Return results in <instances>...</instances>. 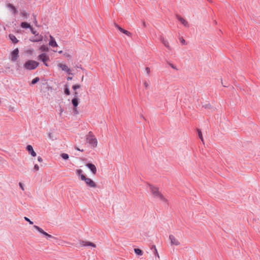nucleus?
Here are the masks:
<instances>
[{
  "instance_id": "f257e3e1",
  "label": "nucleus",
  "mask_w": 260,
  "mask_h": 260,
  "mask_svg": "<svg viewBox=\"0 0 260 260\" xmlns=\"http://www.w3.org/2000/svg\"><path fill=\"white\" fill-rule=\"evenodd\" d=\"M149 189L154 198L159 200L160 201L164 203H168L167 199H166L164 196L159 192L157 187L152 185H150Z\"/></svg>"
},
{
  "instance_id": "f03ea898",
  "label": "nucleus",
  "mask_w": 260,
  "mask_h": 260,
  "mask_svg": "<svg viewBox=\"0 0 260 260\" xmlns=\"http://www.w3.org/2000/svg\"><path fill=\"white\" fill-rule=\"evenodd\" d=\"M39 66V63L33 60H28L23 65L25 69L32 70L36 69Z\"/></svg>"
},
{
  "instance_id": "7ed1b4c3",
  "label": "nucleus",
  "mask_w": 260,
  "mask_h": 260,
  "mask_svg": "<svg viewBox=\"0 0 260 260\" xmlns=\"http://www.w3.org/2000/svg\"><path fill=\"white\" fill-rule=\"evenodd\" d=\"M86 141L93 148L98 145V141L92 132H89L86 136Z\"/></svg>"
},
{
  "instance_id": "20e7f679",
  "label": "nucleus",
  "mask_w": 260,
  "mask_h": 260,
  "mask_svg": "<svg viewBox=\"0 0 260 260\" xmlns=\"http://www.w3.org/2000/svg\"><path fill=\"white\" fill-rule=\"evenodd\" d=\"M82 181H84L86 185L90 188H95L97 186L96 183L91 178L85 176Z\"/></svg>"
},
{
  "instance_id": "39448f33",
  "label": "nucleus",
  "mask_w": 260,
  "mask_h": 260,
  "mask_svg": "<svg viewBox=\"0 0 260 260\" xmlns=\"http://www.w3.org/2000/svg\"><path fill=\"white\" fill-rule=\"evenodd\" d=\"M169 240H170L172 245L179 246L181 245V243L179 240L173 235L169 236Z\"/></svg>"
},
{
  "instance_id": "423d86ee",
  "label": "nucleus",
  "mask_w": 260,
  "mask_h": 260,
  "mask_svg": "<svg viewBox=\"0 0 260 260\" xmlns=\"http://www.w3.org/2000/svg\"><path fill=\"white\" fill-rule=\"evenodd\" d=\"M39 59L42 60L44 64L48 67V64L47 62L49 60V57L46 53H42L39 56Z\"/></svg>"
},
{
  "instance_id": "0eeeda50",
  "label": "nucleus",
  "mask_w": 260,
  "mask_h": 260,
  "mask_svg": "<svg viewBox=\"0 0 260 260\" xmlns=\"http://www.w3.org/2000/svg\"><path fill=\"white\" fill-rule=\"evenodd\" d=\"M33 228L36 230H37L41 234H43L44 236L46 237L47 239L51 238L53 237L51 235L48 234V233L44 231L42 229H41V228L39 227L37 225H34Z\"/></svg>"
},
{
  "instance_id": "6e6552de",
  "label": "nucleus",
  "mask_w": 260,
  "mask_h": 260,
  "mask_svg": "<svg viewBox=\"0 0 260 260\" xmlns=\"http://www.w3.org/2000/svg\"><path fill=\"white\" fill-rule=\"evenodd\" d=\"M33 228L36 230H37L41 234H43L44 236L46 237L47 239L51 238L53 237L51 235L48 234V233L44 231L42 229H41V228L39 227L37 225H34Z\"/></svg>"
},
{
  "instance_id": "1a4fd4ad",
  "label": "nucleus",
  "mask_w": 260,
  "mask_h": 260,
  "mask_svg": "<svg viewBox=\"0 0 260 260\" xmlns=\"http://www.w3.org/2000/svg\"><path fill=\"white\" fill-rule=\"evenodd\" d=\"M72 104L74 106L73 111L75 114H78V111L77 109V107L79 104V99L76 98H74L72 100Z\"/></svg>"
},
{
  "instance_id": "9d476101",
  "label": "nucleus",
  "mask_w": 260,
  "mask_h": 260,
  "mask_svg": "<svg viewBox=\"0 0 260 260\" xmlns=\"http://www.w3.org/2000/svg\"><path fill=\"white\" fill-rule=\"evenodd\" d=\"M85 166L90 169L93 175H95L96 173L97 170L94 165L91 163H87Z\"/></svg>"
},
{
  "instance_id": "9b49d317",
  "label": "nucleus",
  "mask_w": 260,
  "mask_h": 260,
  "mask_svg": "<svg viewBox=\"0 0 260 260\" xmlns=\"http://www.w3.org/2000/svg\"><path fill=\"white\" fill-rule=\"evenodd\" d=\"M19 50L18 48L15 49L11 53V60L13 61H15L18 57Z\"/></svg>"
},
{
  "instance_id": "f8f14e48",
  "label": "nucleus",
  "mask_w": 260,
  "mask_h": 260,
  "mask_svg": "<svg viewBox=\"0 0 260 260\" xmlns=\"http://www.w3.org/2000/svg\"><path fill=\"white\" fill-rule=\"evenodd\" d=\"M57 66L62 71L67 72L68 74H71V70L68 67L67 65L59 63Z\"/></svg>"
},
{
  "instance_id": "ddd939ff",
  "label": "nucleus",
  "mask_w": 260,
  "mask_h": 260,
  "mask_svg": "<svg viewBox=\"0 0 260 260\" xmlns=\"http://www.w3.org/2000/svg\"><path fill=\"white\" fill-rule=\"evenodd\" d=\"M80 244H81V246H92L94 248H95L96 247L95 244H94V243H93L92 242H89V241H81Z\"/></svg>"
},
{
  "instance_id": "4468645a",
  "label": "nucleus",
  "mask_w": 260,
  "mask_h": 260,
  "mask_svg": "<svg viewBox=\"0 0 260 260\" xmlns=\"http://www.w3.org/2000/svg\"><path fill=\"white\" fill-rule=\"evenodd\" d=\"M76 174L78 176L79 178L82 180L86 175L83 173V171L81 169H77L76 170Z\"/></svg>"
},
{
  "instance_id": "2eb2a0df",
  "label": "nucleus",
  "mask_w": 260,
  "mask_h": 260,
  "mask_svg": "<svg viewBox=\"0 0 260 260\" xmlns=\"http://www.w3.org/2000/svg\"><path fill=\"white\" fill-rule=\"evenodd\" d=\"M26 149L28 152L32 156H36L37 155L36 153L34 151L32 146L29 145L26 147Z\"/></svg>"
},
{
  "instance_id": "dca6fc26",
  "label": "nucleus",
  "mask_w": 260,
  "mask_h": 260,
  "mask_svg": "<svg viewBox=\"0 0 260 260\" xmlns=\"http://www.w3.org/2000/svg\"><path fill=\"white\" fill-rule=\"evenodd\" d=\"M50 40L49 41V45L52 47H57L58 46L57 44L53 37L52 36H50Z\"/></svg>"
},
{
  "instance_id": "f3484780",
  "label": "nucleus",
  "mask_w": 260,
  "mask_h": 260,
  "mask_svg": "<svg viewBox=\"0 0 260 260\" xmlns=\"http://www.w3.org/2000/svg\"><path fill=\"white\" fill-rule=\"evenodd\" d=\"M178 20L185 27H188V23L187 21L185 20L184 18L178 16L177 17Z\"/></svg>"
},
{
  "instance_id": "a211bd4d",
  "label": "nucleus",
  "mask_w": 260,
  "mask_h": 260,
  "mask_svg": "<svg viewBox=\"0 0 260 260\" xmlns=\"http://www.w3.org/2000/svg\"><path fill=\"white\" fill-rule=\"evenodd\" d=\"M7 7L9 8L12 11L14 14H16L17 13V10L16 8L11 4L9 3L7 5Z\"/></svg>"
},
{
  "instance_id": "6ab92c4d",
  "label": "nucleus",
  "mask_w": 260,
  "mask_h": 260,
  "mask_svg": "<svg viewBox=\"0 0 260 260\" xmlns=\"http://www.w3.org/2000/svg\"><path fill=\"white\" fill-rule=\"evenodd\" d=\"M9 37L10 39L13 43L16 44L18 42V40H17V39L13 34H10Z\"/></svg>"
},
{
  "instance_id": "aec40b11",
  "label": "nucleus",
  "mask_w": 260,
  "mask_h": 260,
  "mask_svg": "<svg viewBox=\"0 0 260 260\" xmlns=\"http://www.w3.org/2000/svg\"><path fill=\"white\" fill-rule=\"evenodd\" d=\"M21 27L24 28H31L30 25L25 22H22L21 24Z\"/></svg>"
},
{
  "instance_id": "412c9836",
  "label": "nucleus",
  "mask_w": 260,
  "mask_h": 260,
  "mask_svg": "<svg viewBox=\"0 0 260 260\" xmlns=\"http://www.w3.org/2000/svg\"><path fill=\"white\" fill-rule=\"evenodd\" d=\"M39 50L41 51H48L49 48L46 45H42L40 47Z\"/></svg>"
},
{
  "instance_id": "4be33fe9",
  "label": "nucleus",
  "mask_w": 260,
  "mask_h": 260,
  "mask_svg": "<svg viewBox=\"0 0 260 260\" xmlns=\"http://www.w3.org/2000/svg\"><path fill=\"white\" fill-rule=\"evenodd\" d=\"M43 40V36H39L37 38L31 40V41L37 42H40Z\"/></svg>"
},
{
  "instance_id": "5701e85b",
  "label": "nucleus",
  "mask_w": 260,
  "mask_h": 260,
  "mask_svg": "<svg viewBox=\"0 0 260 260\" xmlns=\"http://www.w3.org/2000/svg\"><path fill=\"white\" fill-rule=\"evenodd\" d=\"M134 251L138 255H141L143 254L142 251L139 248H135Z\"/></svg>"
},
{
  "instance_id": "b1692460",
  "label": "nucleus",
  "mask_w": 260,
  "mask_h": 260,
  "mask_svg": "<svg viewBox=\"0 0 260 260\" xmlns=\"http://www.w3.org/2000/svg\"><path fill=\"white\" fill-rule=\"evenodd\" d=\"M162 43L167 48H170L169 43L168 41L163 39L162 40Z\"/></svg>"
},
{
  "instance_id": "393cba45",
  "label": "nucleus",
  "mask_w": 260,
  "mask_h": 260,
  "mask_svg": "<svg viewBox=\"0 0 260 260\" xmlns=\"http://www.w3.org/2000/svg\"><path fill=\"white\" fill-rule=\"evenodd\" d=\"M152 248L154 249V253L155 255H156L159 258V255L157 252L156 246L155 245H153Z\"/></svg>"
},
{
  "instance_id": "a878e982",
  "label": "nucleus",
  "mask_w": 260,
  "mask_h": 260,
  "mask_svg": "<svg viewBox=\"0 0 260 260\" xmlns=\"http://www.w3.org/2000/svg\"><path fill=\"white\" fill-rule=\"evenodd\" d=\"M198 132L199 137H200L201 141L203 142L204 140H203V136H202L201 131L200 129H198Z\"/></svg>"
},
{
  "instance_id": "bb28decb",
  "label": "nucleus",
  "mask_w": 260,
  "mask_h": 260,
  "mask_svg": "<svg viewBox=\"0 0 260 260\" xmlns=\"http://www.w3.org/2000/svg\"><path fill=\"white\" fill-rule=\"evenodd\" d=\"M61 156L64 159H68L69 157L68 154L67 153H62Z\"/></svg>"
},
{
  "instance_id": "cd10ccee",
  "label": "nucleus",
  "mask_w": 260,
  "mask_h": 260,
  "mask_svg": "<svg viewBox=\"0 0 260 260\" xmlns=\"http://www.w3.org/2000/svg\"><path fill=\"white\" fill-rule=\"evenodd\" d=\"M40 79L39 77H36L35 78H34L32 81H31V84H36L37 82H38L39 81Z\"/></svg>"
},
{
  "instance_id": "c85d7f7f",
  "label": "nucleus",
  "mask_w": 260,
  "mask_h": 260,
  "mask_svg": "<svg viewBox=\"0 0 260 260\" xmlns=\"http://www.w3.org/2000/svg\"><path fill=\"white\" fill-rule=\"evenodd\" d=\"M64 93L68 95L70 94V91L68 87H66L65 88Z\"/></svg>"
},
{
  "instance_id": "c756f323",
  "label": "nucleus",
  "mask_w": 260,
  "mask_h": 260,
  "mask_svg": "<svg viewBox=\"0 0 260 260\" xmlns=\"http://www.w3.org/2000/svg\"><path fill=\"white\" fill-rule=\"evenodd\" d=\"M80 87V85L79 84H76L73 86L72 88L74 90H76L77 89L79 88Z\"/></svg>"
},
{
  "instance_id": "7c9ffc66",
  "label": "nucleus",
  "mask_w": 260,
  "mask_h": 260,
  "mask_svg": "<svg viewBox=\"0 0 260 260\" xmlns=\"http://www.w3.org/2000/svg\"><path fill=\"white\" fill-rule=\"evenodd\" d=\"M21 14L22 16L25 17H27L28 16V14L25 11L21 12Z\"/></svg>"
},
{
  "instance_id": "2f4dec72",
  "label": "nucleus",
  "mask_w": 260,
  "mask_h": 260,
  "mask_svg": "<svg viewBox=\"0 0 260 260\" xmlns=\"http://www.w3.org/2000/svg\"><path fill=\"white\" fill-rule=\"evenodd\" d=\"M115 26L119 31H120L122 32H123L124 29H123L122 28H121L120 26H119L118 25H117L116 24H115Z\"/></svg>"
},
{
  "instance_id": "473e14b6",
  "label": "nucleus",
  "mask_w": 260,
  "mask_h": 260,
  "mask_svg": "<svg viewBox=\"0 0 260 260\" xmlns=\"http://www.w3.org/2000/svg\"><path fill=\"white\" fill-rule=\"evenodd\" d=\"M24 219L28 221L29 222V224H33V222L31 221L28 218L26 217H24Z\"/></svg>"
},
{
  "instance_id": "72a5a7b5",
  "label": "nucleus",
  "mask_w": 260,
  "mask_h": 260,
  "mask_svg": "<svg viewBox=\"0 0 260 260\" xmlns=\"http://www.w3.org/2000/svg\"><path fill=\"white\" fill-rule=\"evenodd\" d=\"M122 33L126 35L127 36H130L131 35V32H129V31H127L126 30H125V29H123V31L122 32Z\"/></svg>"
},
{
  "instance_id": "f704fd0d",
  "label": "nucleus",
  "mask_w": 260,
  "mask_h": 260,
  "mask_svg": "<svg viewBox=\"0 0 260 260\" xmlns=\"http://www.w3.org/2000/svg\"><path fill=\"white\" fill-rule=\"evenodd\" d=\"M34 170L35 171H38L39 170V166L38 165H35L34 166Z\"/></svg>"
},
{
  "instance_id": "c9c22d12",
  "label": "nucleus",
  "mask_w": 260,
  "mask_h": 260,
  "mask_svg": "<svg viewBox=\"0 0 260 260\" xmlns=\"http://www.w3.org/2000/svg\"><path fill=\"white\" fill-rule=\"evenodd\" d=\"M146 72H147V74L148 75H149V74H150V68H148V67H147V68H146Z\"/></svg>"
},
{
  "instance_id": "e433bc0d",
  "label": "nucleus",
  "mask_w": 260,
  "mask_h": 260,
  "mask_svg": "<svg viewBox=\"0 0 260 260\" xmlns=\"http://www.w3.org/2000/svg\"><path fill=\"white\" fill-rule=\"evenodd\" d=\"M19 185L20 186V187L21 188V189L22 190H24V187L22 184V183L21 182H19Z\"/></svg>"
},
{
  "instance_id": "4c0bfd02",
  "label": "nucleus",
  "mask_w": 260,
  "mask_h": 260,
  "mask_svg": "<svg viewBox=\"0 0 260 260\" xmlns=\"http://www.w3.org/2000/svg\"><path fill=\"white\" fill-rule=\"evenodd\" d=\"M169 65H170V66L172 68H173V69H175V70H177V69L176 68V67L175 66H174L173 64H172V63H170V64H169Z\"/></svg>"
},
{
  "instance_id": "58836bf2",
  "label": "nucleus",
  "mask_w": 260,
  "mask_h": 260,
  "mask_svg": "<svg viewBox=\"0 0 260 260\" xmlns=\"http://www.w3.org/2000/svg\"><path fill=\"white\" fill-rule=\"evenodd\" d=\"M78 92L77 91H75L74 94V98H78Z\"/></svg>"
},
{
  "instance_id": "ea45409f",
  "label": "nucleus",
  "mask_w": 260,
  "mask_h": 260,
  "mask_svg": "<svg viewBox=\"0 0 260 260\" xmlns=\"http://www.w3.org/2000/svg\"><path fill=\"white\" fill-rule=\"evenodd\" d=\"M38 160L39 161V162H42L43 161V159L40 156H39L38 157Z\"/></svg>"
},
{
  "instance_id": "a19ab883",
  "label": "nucleus",
  "mask_w": 260,
  "mask_h": 260,
  "mask_svg": "<svg viewBox=\"0 0 260 260\" xmlns=\"http://www.w3.org/2000/svg\"><path fill=\"white\" fill-rule=\"evenodd\" d=\"M52 134L50 133L48 134V137L50 139H52Z\"/></svg>"
},
{
  "instance_id": "79ce46f5",
  "label": "nucleus",
  "mask_w": 260,
  "mask_h": 260,
  "mask_svg": "<svg viewBox=\"0 0 260 260\" xmlns=\"http://www.w3.org/2000/svg\"><path fill=\"white\" fill-rule=\"evenodd\" d=\"M181 43H182V44H185V40H184L183 39H182L181 40Z\"/></svg>"
},
{
  "instance_id": "37998d69",
  "label": "nucleus",
  "mask_w": 260,
  "mask_h": 260,
  "mask_svg": "<svg viewBox=\"0 0 260 260\" xmlns=\"http://www.w3.org/2000/svg\"><path fill=\"white\" fill-rule=\"evenodd\" d=\"M63 112V109L60 107V115L61 114V113Z\"/></svg>"
},
{
  "instance_id": "c03bdc74",
  "label": "nucleus",
  "mask_w": 260,
  "mask_h": 260,
  "mask_svg": "<svg viewBox=\"0 0 260 260\" xmlns=\"http://www.w3.org/2000/svg\"><path fill=\"white\" fill-rule=\"evenodd\" d=\"M144 86H145V87H148V84L146 82H145L144 83Z\"/></svg>"
},
{
  "instance_id": "a18cd8bd",
  "label": "nucleus",
  "mask_w": 260,
  "mask_h": 260,
  "mask_svg": "<svg viewBox=\"0 0 260 260\" xmlns=\"http://www.w3.org/2000/svg\"><path fill=\"white\" fill-rule=\"evenodd\" d=\"M31 29V32L33 34L35 35L36 34V31H34L32 28L31 27L30 28Z\"/></svg>"
},
{
  "instance_id": "49530a36",
  "label": "nucleus",
  "mask_w": 260,
  "mask_h": 260,
  "mask_svg": "<svg viewBox=\"0 0 260 260\" xmlns=\"http://www.w3.org/2000/svg\"><path fill=\"white\" fill-rule=\"evenodd\" d=\"M72 77H68L67 78V80H72Z\"/></svg>"
},
{
  "instance_id": "de8ad7c7",
  "label": "nucleus",
  "mask_w": 260,
  "mask_h": 260,
  "mask_svg": "<svg viewBox=\"0 0 260 260\" xmlns=\"http://www.w3.org/2000/svg\"><path fill=\"white\" fill-rule=\"evenodd\" d=\"M143 24L144 26H145H145H146L145 22H144H144H143Z\"/></svg>"
},
{
  "instance_id": "09e8293b",
  "label": "nucleus",
  "mask_w": 260,
  "mask_h": 260,
  "mask_svg": "<svg viewBox=\"0 0 260 260\" xmlns=\"http://www.w3.org/2000/svg\"><path fill=\"white\" fill-rule=\"evenodd\" d=\"M58 52H59V53H61L62 52V51H59Z\"/></svg>"
},
{
  "instance_id": "8fccbe9b",
  "label": "nucleus",
  "mask_w": 260,
  "mask_h": 260,
  "mask_svg": "<svg viewBox=\"0 0 260 260\" xmlns=\"http://www.w3.org/2000/svg\"><path fill=\"white\" fill-rule=\"evenodd\" d=\"M66 56H67V57H69V56H70V55H66Z\"/></svg>"
}]
</instances>
